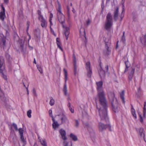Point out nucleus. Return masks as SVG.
Masks as SVG:
<instances>
[{"mask_svg":"<svg viewBox=\"0 0 146 146\" xmlns=\"http://www.w3.org/2000/svg\"><path fill=\"white\" fill-rule=\"evenodd\" d=\"M69 109L71 111V112L72 113H73L74 112V109L72 108V107H70L69 108Z\"/></svg>","mask_w":146,"mask_h":146,"instance_id":"nucleus-40","label":"nucleus"},{"mask_svg":"<svg viewBox=\"0 0 146 146\" xmlns=\"http://www.w3.org/2000/svg\"><path fill=\"white\" fill-rule=\"evenodd\" d=\"M50 31H51L52 33H53V34L55 35V34L54 33V31L52 29V28H51V27H50Z\"/></svg>","mask_w":146,"mask_h":146,"instance_id":"nucleus-46","label":"nucleus"},{"mask_svg":"<svg viewBox=\"0 0 146 146\" xmlns=\"http://www.w3.org/2000/svg\"><path fill=\"white\" fill-rule=\"evenodd\" d=\"M86 66L87 76L90 78L92 74V69L91 67L90 62H87L86 63Z\"/></svg>","mask_w":146,"mask_h":146,"instance_id":"nucleus-6","label":"nucleus"},{"mask_svg":"<svg viewBox=\"0 0 146 146\" xmlns=\"http://www.w3.org/2000/svg\"><path fill=\"white\" fill-rule=\"evenodd\" d=\"M33 94L34 96H37V95L36 93V91L35 90V89L34 88H33Z\"/></svg>","mask_w":146,"mask_h":146,"instance_id":"nucleus-37","label":"nucleus"},{"mask_svg":"<svg viewBox=\"0 0 146 146\" xmlns=\"http://www.w3.org/2000/svg\"><path fill=\"white\" fill-rule=\"evenodd\" d=\"M131 112L132 114L133 117L135 119H136L137 118V116L135 113V111L132 106L131 109Z\"/></svg>","mask_w":146,"mask_h":146,"instance_id":"nucleus-22","label":"nucleus"},{"mask_svg":"<svg viewBox=\"0 0 146 146\" xmlns=\"http://www.w3.org/2000/svg\"><path fill=\"white\" fill-rule=\"evenodd\" d=\"M31 110H29L27 112V116L29 118H30L31 117Z\"/></svg>","mask_w":146,"mask_h":146,"instance_id":"nucleus-29","label":"nucleus"},{"mask_svg":"<svg viewBox=\"0 0 146 146\" xmlns=\"http://www.w3.org/2000/svg\"><path fill=\"white\" fill-rule=\"evenodd\" d=\"M134 68H132L131 70L129 73V78L130 80H131L132 78L133 75V74L135 71Z\"/></svg>","mask_w":146,"mask_h":146,"instance_id":"nucleus-20","label":"nucleus"},{"mask_svg":"<svg viewBox=\"0 0 146 146\" xmlns=\"http://www.w3.org/2000/svg\"><path fill=\"white\" fill-rule=\"evenodd\" d=\"M99 74L100 76L102 77L104 75L105 72L104 70H102L99 72Z\"/></svg>","mask_w":146,"mask_h":146,"instance_id":"nucleus-31","label":"nucleus"},{"mask_svg":"<svg viewBox=\"0 0 146 146\" xmlns=\"http://www.w3.org/2000/svg\"><path fill=\"white\" fill-rule=\"evenodd\" d=\"M103 84V82L102 81L96 82L97 89L98 92L103 91V89L102 87Z\"/></svg>","mask_w":146,"mask_h":146,"instance_id":"nucleus-10","label":"nucleus"},{"mask_svg":"<svg viewBox=\"0 0 146 146\" xmlns=\"http://www.w3.org/2000/svg\"><path fill=\"white\" fill-rule=\"evenodd\" d=\"M23 85H24V86L26 88V87H28V85L27 86V87H26L25 85V84L24 83H23Z\"/></svg>","mask_w":146,"mask_h":146,"instance_id":"nucleus-62","label":"nucleus"},{"mask_svg":"<svg viewBox=\"0 0 146 146\" xmlns=\"http://www.w3.org/2000/svg\"><path fill=\"white\" fill-rule=\"evenodd\" d=\"M124 91H123L120 94V96L121 99L123 102V103H125V99L124 98Z\"/></svg>","mask_w":146,"mask_h":146,"instance_id":"nucleus-26","label":"nucleus"},{"mask_svg":"<svg viewBox=\"0 0 146 146\" xmlns=\"http://www.w3.org/2000/svg\"><path fill=\"white\" fill-rule=\"evenodd\" d=\"M13 127L14 128V129H15L16 131H17L18 130V128L17 127V125L15 124L14 123H13Z\"/></svg>","mask_w":146,"mask_h":146,"instance_id":"nucleus-34","label":"nucleus"},{"mask_svg":"<svg viewBox=\"0 0 146 146\" xmlns=\"http://www.w3.org/2000/svg\"><path fill=\"white\" fill-rule=\"evenodd\" d=\"M57 2L58 5V8L57 9L58 18L59 22L63 25L65 21V17L61 12L60 4L58 1Z\"/></svg>","mask_w":146,"mask_h":146,"instance_id":"nucleus-4","label":"nucleus"},{"mask_svg":"<svg viewBox=\"0 0 146 146\" xmlns=\"http://www.w3.org/2000/svg\"><path fill=\"white\" fill-rule=\"evenodd\" d=\"M39 141L42 146H47L46 142L45 139H39Z\"/></svg>","mask_w":146,"mask_h":146,"instance_id":"nucleus-23","label":"nucleus"},{"mask_svg":"<svg viewBox=\"0 0 146 146\" xmlns=\"http://www.w3.org/2000/svg\"><path fill=\"white\" fill-rule=\"evenodd\" d=\"M91 20L89 19H88L86 21V24L87 26L89 25L91 23Z\"/></svg>","mask_w":146,"mask_h":146,"instance_id":"nucleus-36","label":"nucleus"},{"mask_svg":"<svg viewBox=\"0 0 146 146\" xmlns=\"http://www.w3.org/2000/svg\"><path fill=\"white\" fill-rule=\"evenodd\" d=\"M115 95L113 92H110L108 94V98L112 102L113 101L114 99Z\"/></svg>","mask_w":146,"mask_h":146,"instance_id":"nucleus-17","label":"nucleus"},{"mask_svg":"<svg viewBox=\"0 0 146 146\" xmlns=\"http://www.w3.org/2000/svg\"><path fill=\"white\" fill-rule=\"evenodd\" d=\"M34 146H38V145H37L36 143H35Z\"/></svg>","mask_w":146,"mask_h":146,"instance_id":"nucleus-64","label":"nucleus"},{"mask_svg":"<svg viewBox=\"0 0 146 146\" xmlns=\"http://www.w3.org/2000/svg\"><path fill=\"white\" fill-rule=\"evenodd\" d=\"M99 101L101 107H99L97 105V108L98 110L99 115L101 120H108L107 114V101L105 97V94L104 90L98 92V94L96 98V102Z\"/></svg>","mask_w":146,"mask_h":146,"instance_id":"nucleus-1","label":"nucleus"},{"mask_svg":"<svg viewBox=\"0 0 146 146\" xmlns=\"http://www.w3.org/2000/svg\"><path fill=\"white\" fill-rule=\"evenodd\" d=\"M37 69L40 73H42V68L39 66H37Z\"/></svg>","mask_w":146,"mask_h":146,"instance_id":"nucleus-32","label":"nucleus"},{"mask_svg":"<svg viewBox=\"0 0 146 146\" xmlns=\"http://www.w3.org/2000/svg\"><path fill=\"white\" fill-rule=\"evenodd\" d=\"M15 38L17 39H19V36L17 35H15L14 37V39H15Z\"/></svg>","mask_w":146,"mask_h":146,"instance_id":"nucleus-45","label":"nucleus"},{"mask_svg":"<svg viewBox=\"0 0 146 146\" xmlns=\"http://www.w3.org/2000/svg\"><path fill=\"white\" fill-rule=\"evenodd\" d=\"M119 8L116 7V9L114 12L113 18L115 21H116L117 19L118 16Z\"/></svg>","mask_w":146,"mask_h":146,"instance_id":"nucleus-15","label":"nucleus"},{"mask_svg":"<svg viewBox=\"0 0 146 146\" xmlns=\"http://www.w3.org/2000/svg\"><path fill=\"white\" fill-rule=\"evenodd\" d=\"M62 27L64 28V34L66 36V39L67 40L68 38V35L70 33L69 28L68 27L64 26L63 25H62Z\"/></svg>","mask_w":146,"mask_h":146,"instance_id":"nucleus-11","label":"nucleus"},{"mask_svg":"<svg viewBox=\"0 0 146 146\" xmlns=\"http://www.w3.org/2000/svg\"><path fill=\"white\" fill-rule=\"evenodd\" d=\"M2 42H3V45H5V41L4 40H2Z\"/></svg>","mask_w":146,"mask_h":146,"instance_id":"nucleus-54","label":"nucleus"},{"mask_svg":"<svg viewBox=\"0 0 146 146\" xmlns=\"http://www.w3.org/2000/svg\"><path fill=\"white\" fill-rule=\"evenodd\" d=\"M52 110H50L49 111V115H50V116L51 117V116L52 115Z\"/></svg>","mask_w":146,"mask_h":146,"instance_id":"nucleus-41","label":"nucleus"},{"mask_svg":"<svg viewBox=\"0 0 146 146\" xmlns=\"http://www.w3.org/2000/svg\"><path fill=\"white\" fill-rule=\"evenodd\" d=\"M58 48L60 49L61 51H63L62 46H58Z\"/></svg>","mask_w":146,"mask_h":146,"instance_id":"nucleus-49","label":"nucleus"},{"mask_svg":"<svg viewBox=\"0 0 146 146\" xmlns=\"http://www.w3.org/2000/svg\"><path fill=\"white\" fill-rule=\"evenodd\" d=\"M34 63H35V64H36V61L35 59V58H34Z\"/></svg>","mask_w":146,"mask_h":146,"instance_id":"nucleus-63","label":"nucleus"},{"mask_svg":"<svg viewBox=\"0 0 146 146\" xmlns=\"http://www.w3.org/2000/svg\"><path fill=\"white\" fill-rule=\"evenodd\" d=\"M67 8L68 12V13L70 11V9H69V8H68V6H67Z\"/></svg>","mask_w":146,"mask_h":146,"instance_id":"nucleus-59","label":"nucleus"},{"mask_svg":"<svg viewBox=\"0 0 146 146\" xmlns=\"http://www.w3.org/2000/svg\"><path fill=\"white\" fill-rule=\"evenodd\" d=\"M9 0H4L5 3L7 4Z\"/></svg>","mask_w":146,"mask_h":146,"instance_id":"nucleus-53","label":"nucleus"},{"mask_svg":"<svg viewBox=\"0 0 146 146\" xmlns=\"http://www.w3.org/2000/svg\"><path fill=\"white\" fill-rule=\"evenodd\" d=\"M25 39H20L18 41L20 46H23L24 45Z\"/></svg>","mask_w":146,"mask_h":146,"instance_id":"nucleus-27","label":"nucleus"},{"mask_svg":"<svg viewBox=\"0 0 146 146\" xmlns=\"http://www.w3.org/2000/svg\"><path fill=\"white\" fill-rule=\"evenodd\" d=\"M83 36L85 38H86V33L85 31L84 30V33H83Z\"/></svg>","mask_w":146,"mask_h":146,"instance_id":"nucleus-47","label":"nucleus"},{"mask_svg":"<svg viewBox=\"0 0 146 146\" xmlns=\"http://www.w3.org/2000/svg\"><path fill=\"white\" fill-rule=\"evenodd\" d=\"M29 22H27V29H28L29 27Z\"/></svg>","mask_w":146,"mask_h":146,"instance_id":"nucleus-50","label":"nucleus"},{"mask_svg":"<svg viewBox=\"0 0 146 146\" xmlns=\"http://www.w3.org/2000/svg\"><path fill=\"white\" fill-rule=\"evenodd\" d=\"M122 5H123V10L122 11V12L124 11L123 9V7H124V3H122Z\"/></svg>","mask_w":146,"mask_h":146,"instance_id":"nucleus-61","label":"nucleus"},{"mask_svg":"<svg viewBox=\"0 0 146 146\" xmlns=\"http://www.w3.org/2000/svg\"><path fill=\"white\" fill-rule=\"evenodd\" d=\"M112 106L113 108V111L115 112H116L117 111V108L116 107H115V106H114L113 103H112Z\"/></svg>","mask_w":146,"mask_h":146,"instance_id":"nucleus-28","label":"nucleus"},{"mask_svg":"<svg viewBox=\"0 0 146 146\" xmlns=\"http://www.w3.org/2000/svg\"><path fill=\"white\" fill-rule=\"evenodd\" d=\"M70 137L74 141H76L78 140V138L76 136L72 133L70 134Z\"/></svg>","mask_w":146,"mask_h":146,"instance_id":"nucleus-19","label":"nucleus"},{"mask_svg":"<svg viewBox=\"0 0 146 146\" xmlns=\"http://www.w3.org/2000/svg\"><path fill=\"white\" fill-rule=\"evenodd\" d=\"M124 33L125 32H124L123 33V35L121 38V40L123 42H124L125 41V36H124Z\"/></svg>","mask_w":146,"mask_h":146,"instance_id":"nucleus-33","label":"nucleus"},{"mask_svg":"<svg viewBox=\"0 0 146 146\" xmlns=\"http://www.w3.org/2000/svg\"><path fill=\"white\" fill-rule=\"evenodd\" d=\"M64 76H65V83L64 84H66V81L68 80V75L67 72L65 68L64 69Z\"/></svg>","mask_w":146,"mask_h":146,"instance_id":"nucleus-21","label":"nucleus"},{"mask_svg":"<svg viewBox=\"0 0 146 146\" xmlns=\"http://www.w3.org/2000/svg\"><path fill=\"white\" fill-rule=\"evenodd\" d=\"M2 11H1L2 12H5V8L2 5Z\"/></svg>","mask_w":146,"mask_h":146,"instance_id":"nucleus-48","label":"nucleus"},{"mask_svg":"<svg viewBox=\"0 0 146 146\" xmlns=\"http://www.w3.org/2000/svg\"><path fill=\"white\" fill-rule=\"evenodd\" d=\"M26 88L27 89V94L28 95L29 94V90H28V87H26Z\"/></svg>","mask_w":146,"mask_h":146,"instance_id":"nucleus-58","label":"nucleus"},{"mask_svg":"<svg viewBox=\"0 0 146 146\" xmlns=\"http://www.w3.org/2000/svg\"><path fill=\"white\" fill-rule=\"evenodd\" d=\"M79 125V122L78 120H76V124L75 126L77 127Z\"/></svg>","mask_w":146,"mask_h":146,"instance_id":"nucleus-39","label":"nucleus"},{"mask_svg":"<svg viewBox=\"0 0 146 146\" xmlns=\"http://www.w3.org/2000/svg\"><path fill=\"white\" fill-rule=\"evenodd\" d=\"M146 102H144V107L143 108V116L142 115L141 113L139 112H138L139 114L140 121L142 123L143 121V119H145L146 118Z\"/></svg>","mask_w":146,"mask_h":146,"instance_id":"nucleus-5","label":"nucleus"},{"mask_svg":"<svg viewBox=\"0 0 146 146\" xmlns=\"http://www.w3.org/2000/svg\"><path fill=\"white\" fill-rule=\"evenodd\" d=\"M52 17H53V15L52 13H51L50 14V18L49 19H52Z\"/></svg>","mask_w":146,"mask_h":146,"instance_id":"nucleus-52","label":"nucleus"},{"mask_svg":"<svg viewBox=\"0 0 146 146\" xmlns=\"http://www.w3.org/2000/svg\"><path fill=\"white\" fill-rule=\"evenodd\" d=\"M63 91L65 95H66L67 94V89L66 84H64L63 89Z\"/></svg>","mask_w":146,"mask_h":146,"instance_id":"nucleus-24","label":"nucleus"},{"mask_svg":"<svg viewBox=\"0 0 146 146\" xmlns=\"http://www.w3.org/2000/svg\"><path fill=\"white\" fill-rule=\"evenodd\" d=\"M73 60L74 61V74L75 75H76L77 74V69L76 66V62L75 56L74 54L73 55Z\"/></svg>","mask_w":146,"mask_h":146,"instance_id":"nucleus-13","label":"nucleus"},{"mask_svg":"<svg viewBox=\"0 0 146 146\" xmlns=\"http://www.w3.org/2000/svg\"><path fill=\"white\" fill-rule=\"evenodd\" d=\"M61 119L62 123L68 124L69 121L65 115L63 114L61 115Z\"/></svg>","mask_w":146,"mask_h":146,"instance_id":"nucleus-14","label":"nucleus"},{"mask_svg":"<svg viewBox=\"0 0 146 146\" xmlns=\"http://www.w3.org/2000/svg\"><path fill=\"white\" fill-rule=\"evenodd\" d=\"M125 64L126 65V68L125 69V72L126 71H127L128 70V68L129 67V66H127V62H125Z\"/></svg>","mask_w":146,"mask_h":146,"instance_id":"nucleus-43","label":"nucleus"},{"mask_svg":"<svg viewBox=\"0 0 146 146\" xmlns=\"http://www.w3.org/2000/svg\"><path fill=\"white\" fill-rule=\"evenodd\" d=\"M70 106L71 104L69 102L68 105V107H69V108H70V107H71Z\"/></svg>","mask_w":146,"mask_h":146,"instance_id":"nucleus-56","label":"nucleus"},{"mask_svg":"<svg viewBox=\"0 0 146 146\" xmlns=\"http://www.w3.org/2000/svg\"><path fill=\"white\" fill-rule=\"evenodd\" d=\"M41 19H38L41 22V25L44 28H46L47 25V23L46 21L44 19L43 17H41Z\"/></svg>","mask_w":146,"mask_h":146,"instance_id":"nucleus-12","label":"nucleus"},{"mask_svg":"<svg viewBox=\"0 0 146 146\" xmlns=\"http://www.w3.org/2000/svg\"><path fill=\"white\" fill-rule=\"evenodd\" d=\"M5 17V12H1L0 13V18L2 21H3L4 19V17Z\"/></svg>","mask_w":146,"mask_h":146,"instance_id":"nucleus-25","label":"nucleus"},{"mask_svg":"<svg viewBox=\"0 0 146 146\" xmlns=\"http://www.w3.org/2000/svg\"><path fill=\"white\" fill-rule=\"evenodd\" d=\"M38 14L39 15V16L38 17V19H41V17H43L42 15H41V13L40 11H38Z\"/></svg>","mask_w":146,"mask_h":146,"instance_id":"nucleus-38","label":"nucleus"},{"mask_svg":"<svg viewBox=\"0 0 146 146\" xmlns=\"http://www.w3.org/2000/svg\"><path fill=\"white\" fill-rule=\"evenodd\" d=\"M18 130L20 134L21 141L23 143V146H24L26 144V141L23 136V130L21 128H19Z\"/></svg>","mask_w":146,"mask_h":146,"instance_id":"nucleus-8","label":"nucleus"},{"mask_svg":"<svg viewBox=\"0 0 146 146\" xmlns=\"http://www.w3.org/2000/svg\"><path fill=\"white\" fill-rule=\"evenodd\" d=\"M110 43H106V46H108V45H110Z\"/></svg>","mask_w":146,"mask_h":146,"instance_id":"nucleus-60","label":"nucleus"},{"mask_svg":"<svg viewBox=\"0 0 146 146\" xmlns=\"http://www.w3.org/2000/svg\"><path fill=\"white\" fill-rule=\"evenodd\" d=\"M107 51H108V52H109L110 51V49L108 48V46H107Z\"/></svg>","mask_w":146,"mask_h":146,"instance_id":"nucleus-55","label":"nucleus"},{"mask_svg":"<svg viewBox=\"0 0 146 146\" xmlns=\"http://www.w3.org/2000/svg\"><path fill=\"white\" fill-rule=\"evenodd\" d=\"M51 117L52 118V119L53 122L52 124L53 128L54 129L56 130L58 128L60 125V124L58 123L57 121H55L53 115H52Z\"/></svg>","mask_w":146,"mask_h":146,"instance_id":"nucleus-9","label":"nucleus"},{"mask_svg":"<svg viewBox=\"0 0 146 146\" xmlns=\"http://www.w3.org/2000/svg\"><path fill=\"white\" fill-rule=\"evenodd\" d=\"M141 42L144 45H146V35L143 36L140 38Z\"/></svg>","mask_w":146,"mask_h":146,"instance_id":"nucleus-18","label":"nucleus"},{"mask_svg":"<svg viewBox=\"0 0 146 146\" xmlns=\"http://www.w3.org/2000/svg\"><path fill=\"white\" fill-rule=\"evenodd\" d=\"M107 128H108L109 130L111 131V126L110 125H105L101 122L99 123V129L100 131H102L103 130H105Z\"/></svg>","mask_w":146,"mask_h":146,"instance_id":"nucleus-7","label":"nucleus"},{"mask_svg":"<svg viewBox=\"0 0 146 146\" xmlns=\"http://www.w3.org/2000/svg\"><path fill=\"white\" fill-rule=\"evenodd\" d=\"M3 61L2 58H0V74L1 77L5 80H7L8 79L7 74L3 65Z\"/></svg>","mask_w":146,"mask_h":146,"instance_id":"nucleus-3","label":"nucleus"},{"mask_svg":"<svg viewBox=\"0 0 146 146\" xmlns=\"http://www.w3.org/2000/svg\"><path fill=\"white\" fill-rule=\"evenodd\" d=\"M105 68L106 69V70L107 71H108V66H106V67H105Z\"/></svg>","mask_w":146,"mask_h":146,"instance_id":"nucleus-57","label":"nucleus"},{"mask_svg":"<svg viewBox=\"0 0 146 146\" xmlns=\"http://www.w3.org/2000/svg\"><path fill=\"white\" fill-rule=\"evenodd\" d=\"M91 130H92V133H91V132H90V135H94V131L92 129H91Z\"/></svg>","mask_w":146,"mask_h":146,"instance_id":"nucleus-44","label":"nucleus"},{"mask_svg":"<svg viewBox=\"0 0 146 146\" xmlns=\"http://www.w3.org/2000/svg\"><path fill=\"white\" fill-rule=\"evenodd\" d=\"M106 17L104 27L106 30L110 31L113 25V18L111 13H109Z\"/></svg>","mask_w":146,"mask_h":146,"instance_id":"nucleus-2","label":"nucleus"},{"mask_svg":"<svg viewBox=\"0 0 146 146\" xmlns=\"http://www.w3.org/2000/svg\"><path fill=\"white\" fill-rule=\"evenodd\" d=\"M54 100L52 98H51L49 102L51 106H52L54 105Z\"/></svg>","mask_w":146,"mask_h":146,"instance_id":"nucleus-30","label":"nucleus"},{"mask_svg":"<svg viewBox=\"0 0 146 146\" xmlns=\"http://www.w3.org/2000/svg\"><path fill=\"white\" fill-rule=\"evenodd\" d=\"M56 43L57 46H60L61 45L60 42V39L58 38H56Z\"/></svg>","mask_w":146,"mask_h":146,"instance_id":"nucleus-35","label":"nucleus"},{"mask_svg":"<svg viewBox=\"0 0 146 146\" xmlns=\"http://www.w3.org/2000/svg\"><path fill=\"white\" fill-rule=\"evenodd\" d=\"M104 1L102 0V9L104 8Z\"/></svg>","mask_w":146,"mask_h":146,"instance_id":"nucleus-51","label":"nucleus"},{"mask_svg":"<svg viewBox=\"0 0 146 146\" xmlns=\"http://www.w3.org/2000/svg\"><path fill=\"white\" fill-rule=\"evenodd\" d=\"M51 19H49V21H50V27H51V26L52 25V23L51 21Z\"/></svg>","mask_w":146,"mask_h":146,"instance_id":"nucleus-42","label":"nucleus"},{"mask_svg":"<svg viewBox=\"0 0 146 146\" xmlns=\"http://www.w3.org/2000/svg\"><path fill=\"white\" fill-rule=\"evenodd\" d=\"M138 131L140 136L141 137H143V139L145 140V135L143 133V129L142 128H140L138 129Z\"/></svg>","mask_w":146,"mask_h":146,"instance_id":"nucleus-16","label":"nucleus"}]
</instances>
